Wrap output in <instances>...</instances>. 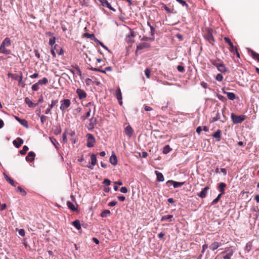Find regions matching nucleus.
<instances>
[{
  "mask_svg": "<svg viewBox=\"0 0 259 259\" xmlns=\"http://www.w3.org/2000/svg\"><path fill=\"white\" fill-rule=\"evenodd\" d=\"M124 131H125V134L130 137L132 136V135H133V132H134V131L133 130L132 127L130 125L127 126L125 128Z\"/></svg>",
  "mask_w": 259,
  "mask_h": 259,
  "instance_id": "aec40b11",
  "label": "nucleus"
},
{
  "mask_svg": "<svg viewBox=\"0 0 259 259\" xmlns=\"http://www.w3.org/2000/svg\"><path fill=\"white\" fill-rule=\"evenodd\" d=\"M171 150H172V149L170 147V146L169 145H165L163 147V153L164 154H166L168 153Z\"/></svg>",
  "mask_w": 259,
  "mask_h": 259,
  "instance_id": "c9c22d12",
  "label": "nucleus"
},
{
  "mask_svg": "<svg viewBox=\"0 0 259 259\" xmlns=\"http://www.w3.org/2000/svg\"><path fill=\"white\" fill-rule=\"evenodd\" d=\"M55 51L59 55H61L64 53L63 50L59 46V48H57V50H55Z\"/></svg>",
  "mask_w": 259,
  "mask_h": 259,
  "instance_id": "09e8293b",
  "label": "nucleus"
},
{
  "mask_svg": "<svg viewBox=\"0 0 259 259\" xmlns=\"http://www.w3.org/2000/svg\"><path fill=\"white\" fill-rule=\"evenodd\" d=\"M91 112V109L90 108H89V109L87 110V113L84 115L81 116L80 119L82 121H84L85 120H86L87 118H88L90 116Z\"/></svg>",
  "mask_w": 259,
  "mask_h": 259,
  "instance_id": "bb28decb",
  "label": "nucleus"
},
{
  "mask_svg": "<svg viewBox=\"0 0 259 259\" xmlns=\"http://www.w3.org/2000/svg\"><path fill=\"white\" fill-rule=\"evenodd\" d=\"M97 1L99 6L108 8L113 12L116 11L115 9L111 6V4L107 1V0H97Z\"/></svg>",
  "mask_w": 259,
  "mask_h": 259,
  "instance_id": "7ed1b4c3",
  "label": "nucleus"
},
{
  "mask_svg": "<svg viewBox=\"0 0 259 259\" xmlns=\"http://www.w3.org/2000/svg\"><path fill=\"white\" fill-rule=\"evenodd\" d=\"M62 139L63 143H65L67 142V134L66 133H64L62 135Z\"/></svg>",
  "mask_w": 259,
  "mask_h": 259,
  "instance_id": "e2e57ef3",
  "label": "nucleus"
},
{
  "mask_svg": "<svg viewBox=\"0 0 259 259\" xmlns=\"http://www.w3.org/2000/svg\"><path fill=\"white\" fill-rule=\"evenodd\" d=\"M76 93L77 94V95L78 96V98L80 100L85 99L87 97V93H85V92L84 90H83L82 89H77L76 90Z\"/></svg>",
  "mask_w": 259,
  "mask_h": 259,
  "instance_id": "9b49d317",
  "label": "nucleus"
},
{
  "mask_svg": "<svg viewBox=\"0 0 259 259\" xmlns=\"http://www.w3.org/2000/svg\"><path fill=\"white\" fill-rule=\"evenodd\" d=\"M13 143L16 148H18L23 143V140L20 138H18L16 140L13 141Z\"/></svg>",
  "mask_w": 259,
  "mask_h": 259,
  "instance_id": "a211bd4d",
  "label": "nucleus"
},
{
  "mask_svg": "<svg viewBox=\"0 0 259 259\" xmlns=\"http://www.w3.org/2000/svg\"><path fill=\"white\" fill-rule=\"evenodd\" d=\"M19 234L21 236H24L25 235V232L24 229H21L18 230Z\"/></svg>",
  "mask_w": 259,
  "mask_h": 259,
  "instance_id": "680f3d73",
  "label": "nucleus"
},
{
  "mask_svg": "<svg viewBox=\"0 0 259 259\" xmlns=\"http://www.w3.org/2000/svg\"><path fill=\"white\" fill-rule=\"evenodd\" d=\"M222 196V194H219L218 195V196L217 197V198L212 201V202L211 203V205H214V204H217L219 202V201L220 199V198H221Z\"/></svg>",
  "mask_w": 259,
  "mask_h": 259,
  "instance_id": "37998d69",
  "label": "nucleus"
},
{
  "mask_svg": "<svg viewBox=\"0 0 259 259\" xmlns=\"http://www.w3.org/2000/svg\"><path fill=\"white\" fill-rule=\"evenodd\" d=\"M25 102L26 103V104H27L28 105V106L29 107H36V106L38 105V103H37L36 104H34L31 100L30 99L28 98V97H26L25 99Z\"/></svg>",
  "mask_w": 259,
  "mask_h": 259,
  "instance_id": "4be33fe9",
  "label": "nucleus"
},
{
  "mask_svg": "<svg viewBox=\"0 0 259 259\" xmlns=\"http://www.w3.org/2000/svg\"><path fill=\"white\" fill-rule=\"evenodd\" d=\"M93 107L94 108V112L93 116L89 119V123L86 125L87 128L90 131H92L97 123V119L94 117L96 112V106L92 102H89L87 104V107Z\"/></svg>",
  "mask_w": 259,
  "mask_h": 259,
  "instance_id": "f257e3e1",
  "label": "nucleus"
},
{
  "mask_svg": "<svg viewBox=\"0 0 259 259\" xmlns=\"http://www.w3.org/2000/svg\"><path fill=\"white\" fill-rule=\"evenodd\" d=\"M177 69L180 72H184L185 70L184 67L181 65H178L177 67Z\"/></svg>",
  "mask_w": 259,
  "mask_h": 259,
  "instance_id": "13d9d810",
  "label": "nucleus"
},
{
  "mask_svg": "<svg viewBox=\"0 0 259 259\" xmlns=\"http://www.w3.org/2000/svg\"><path fill=\"white\" fill-rule=\"evenodd\" d=\"M226 95L229 100H234L236 98V96L233 93L228 92Z\"/></svg>",
  "mask_w": 259,
  "mask_h": 259,
  "instance_id": "e433bc0d",
  "label": "nucleus"
},
{
  "mask_svg": "<svg viewBox=\"0 0 259 259\" xmlns=\"http://www.w3.org/2000/svg\"><path fill=\"white\" fill-rule=\"evenodd\" d=\"M179 3L182 5L183 6H185L187 8H188L189 6L185 1L183 0H176Z\"/></svg>",
  "mask_w": 259,
  "mask_h": 259,
  "instance_id": "3c124183",
  "label": "nucleus"
},
{
  "mask_svg": "<svg viewBox=\"0 0 259 259\" xmlns=\"http://www.w3.org/2000/svg\"><path fill=\"white\" fill-rule=\"evenodd\" d=\"M117 202L116 201H112L110 202V203H109L108 206H114L117 204Z\"/></svg>",
  "mask_w": 259,
  "mask_h": 259,
  "instance_id": "774afa93",
  "label": "nucleus"
},
{
  "mask_svg": "<svg viewBox=\"0 0 259 259\" xmlns=\"http://www.w3.org/2000/svg\"><path fill=\"white\" fill-rule=\"evenodd\" d=\"M39 84L38 83V82L35 83L33 85H32V86L31 87L32 90L33 91H38V89H39Z\"/></svg>",
  "mask_w": 259,
  "mask_h": 259,
  "instance_id": "de8ad7c7",
  "label": "nucleus"
},
{
  "mask_svg": "<svg viewBox=\"0 0 259 259\" xmlns=\"http://www.w3.org/2000/svg\"><path fill=\"white\" fill-rule=\"evenodd\" d=\"M150 47V45L148 42L140 43L137 46L136 54H137L138 53L139 51L144 49L149 48Z\"/></svg>",
  "mask_w": 259,
  "mask_h": 259,
  "instance_id": "9d476101",
  "label": "nucleus"
},
{
  "mask_svg": "<svg viewBox=\"0 0 259 259\" xmlns=\"http://www.w3.org/2000/svg\"><path fill=\"white\" fill-rule=\"evenodd\" d=\"M111 214L110 211L109 210L106 209L102 212L101 213V216L103 218H106L108 215Z\"/></svg>",
  "mask_w": 259,
  "mask_h": 259,
  "instance_id": "58836bf2",
  "label": "nucleus"
},
{
  "mask_svg": "<svg viewBox=\"0 0 259 259\" xmlns=\"http://www.w3.org/2000/svg\"><path fill=\"white\" fill-rule=\"evenodd\" d=\"M58 101L57 100H53L52 101L51 105L49 106V107H50L51 108H53L58 103Z\"/></svg>",
  "mask_w": 259,
  "mask_h": 259,
  "instance_id": "bf43d9fd",
  "label": "nucleus"
},
{
  "mask_svg": "<svg viewBox=\"0 0 259 259\" xmlns=\"http://www.w3.org/2000/svg\"><path fill=\"white\" fill-rule=\"evenodd\" d=\"M5 178L6 180L12 186H15L14 181L13 179L10 178L8 176H7L5 173L4 174Z\"/></svg>",
  "mask_w": 259,
  "mask_h": 259,
  "instance_id": "2f4dec72",
  "label": "nucleus"
},
{
  "mask_svg": "<svg viewBox=\"0 0 259 259\" xmlns=\"http://www.w3.org/2000/svg\"><path fill=\"white\" fill-rule=\"evenodd\" d=\"M209 189V187H205L199 193L197 194V195L201 198H205L206 196V194Z\"/></svg>",
  "mask_w": 259,
  "mask_h": 259,
  "instance_id": "dca6fc26",
  "label": "nucleus"
},
{
  "mask_svg": "<svg viewBox=\"0 0 259 259\" xmlns=\"http://www.w3.org/2000/svg\"><path fill=\"white\" fill-rule=\"evenodd\" d=\"M89 69L91 70H92V71H97V72H102V73H105V70H101L99 68H94V67H93L92 66H91V67L89 68Z\"/></svg>",
  "mask_w": 259,
  "mask_h": 259,
  "instance_id": "49530a36",
  "label": "nucleus"
},
{
  "mask_svg": "<svg viewBox=\"0 0 259 259\" xmlns=\"http://www.w3.org/2000/svg\"><path fill=\"white\" fill-rule=\"evenodd\" d=\"M110 162L113 165H115L117 163V158L115 153H113L110 157Z\"/></svg>",
  "mask_w": 259,
  "mask_h": 259,
  "instance_id": "412c9836",
  "label": "nucleus"
},
{
  "mask_svg": "<svg viewBox=\"0 0 259 259\" xmlns=\"http://www.w3.org/2000/svg\"><path fill=\"white\" fill-rule=\"evenodd\" d=\"M91 164L92 165H96L97 163L96 156L94 154H92L91 155Z\"/></svg>",
  "mask_w": 259,
  "mask_h": 259,
  "instance_id": "f704fd0d",
  "label": "nucleus"
},
{
  "mask_svg": "<svg viewBox=\"0 0 259 259\" xmlns=\"http://www.w3.org/2000/svg\"><path fill=\"white\" fill-rule=\"evenodd\" d=\"M205 38L207 40L210 44L213 45L214 42V38L212 35V30L208 29L207 30L206 34H205Z\"/></svg>",
  "mask_w": 259,
  "mask_h": 259,
  "instance_id": "423d86ee",
  "label": "nucleus"
},
{
  "mask_svg": "<svg viewBox=\"0 0 259 259\" xmlns=\"http://www.w3.org/2000/svg\"><path fill=\"white\" fill-rule=\"evenodd\" d=\"M16 191L17 192H20L23 196H25L26 195V192L20 186L17 187Z\"/></svg>",
  "mask_w": 259,
  "mask_h": 259,
  "instance_id": "79ce46f5",
  "label": "nucleus"
},
{
  "mask_svg": "<svg viewBox=\"0 0 259 259\" xmlns=\"http://www.w3.org/2000/svg\"><path fill=\"white\" fill-rule=\"evenodd\" d=\"M220 63L219 65L217 66V69L221 73H226L228 71V69L226 67L225 64L222 60H219Z\"/></svg>",
  "mask_w": 259,
  "mask_h": 259,
  "instance_id": "1a4fd4ad",
  "label": "nucleus"
},
{
  "mask_svg": "<svg viewBox=\"0 0 259 259\" xmlns=\"http://www.w3.org/2000/svg\"><path fill=\"white\" fill-rule=\"evenodd\" d=\"M57 48H59V45H55L52 48V49L51 50V54L52 55L54 58H55L56 56V51H55V50H57Z\"/></svg>",
  "mask_w": 259,
  "mask_h": 259,
  "instance_id": "4c0bfd02",
  "label": "nucleus"
},
{
  "mask_svg": "<svg viewBox=\"0 0 259 259\" xmlns=\"http://www.w3.org/2000/svg\"><path fill=\"white\" fill-rule=\"evenodd\" d=\"M220 119V114L219 112L218 111L215 116L209 119V122L210 123H213L214 122L218 120H219Z\"/></svg>",
  "mask_w": 259,
  "mask_h": 259,
  "instance_id": "c85d7f7f",
  "label": "nucleus"
},
{
  "mask_svg": "<svg viewBox=\"0 0 259 259\" xmlns=\"http://www.w3.org/2000/svg\"><path fill=\"white\" fill-rule=\"evenodd\" d=\"M11 44V41L9 37L5 38L1 43V45L8 47L10 46Z\"/></svg>",
  "mask_w": 259,
  "mask_h": 259,
  "instance_id": "cd10ccee",
  "label": "nucleus"
},
{
  "mask_svg": "<svg viewBox=\"0 0 259 259\" xmlns=\"http://www.w3.org/2000/svg\"><path fill=\"white\" fill-rule=\"evenodd\" d=\"M147 24L150 28L151 35H153L155 33V28L151 25L149 22H148Z\"/></svg>",
  "mask_w": 259,
  "mask_h": 259,
  "instance_id": "6e6d98bb",
  "label": "nucleus"
},
{
  "mask_svg": "<svg viewBox=\"0 0 259 259\" xmlns=\"http://www.w3.org/2000/svg\"><path fill=\"white\" fill-rule=\"evenodd\" d=\"M99 42V44L105 49H106V50H107L108 52H110V50H109V49L105 46L104 45V44L101 41H98Z\"/></svg>",
  "mask_w": 259,
  "mask_h": 259,
  "instance_id": "69168bd1",
  "label": "nucleus"
},
{
  "mask_svg": "<svg viewBox=\"0 0 259 259\" xmlns=\"http://www.w3.org/2000/svg\"><path fill=\"white\" fill-rule=\"evenodd\" d=\"M231 118L234 124H238L242 122L246 119V115H237L233 113H231Z\"/></svg>",
  "mask_w": 259,
  "mask_h": 259,
  "instance_id": "f03ea898",
  "label": "nucleus"
},
{
  "mask_svg": "<svg viewBox=\"0 0 259 259\" xmlns=\"http://www.w3.org/2000/svg\"><path fill=\"white\" fill-rule=\"evenodd\" d=\"M66 204H67L68 207L71 210L75 211L77 210V208L75 206V205L70 201H67Z\"/></svg>",
  "mask_w": 259,
  "mask_h": 259,
  "instance_id": "473e14b6",
  "label": "nucleus"
},
{
  "mask_svg": "<svg viewBox=\"0 0 259 259\" xmlns=\"http://www.w3.org/2000/svg\"><path fill=\"white\" fill-rule=\"evenodd\" d=\"M47 119V117L45 115H42L40 116V120L42 124H44Z\"/></svg>",
  "mask_w": 259,
  "mask_h": 259,
  "instance_id": "052dcab7",
  "label": "nucleus"
},
{
  "mask_svg": "<svg viewBox=\"0 0 259 259\" xmlns=\"http://www.w3.org/2000/svg\"><path fill=\"white\" fill-rule=\"evenodd\" d=\"M50 140L51 141L53 144L55 146L56 148H57V145H59L58 142L56 141V140L54 138H50Z\"/></svg>",
  "mask_w": 259,
  "mask_h": 259,
  "instance_id": "603ef678",
  "label": "nucleus"
},
{
  "mask_svg": "<svg viewBox=\"0 0 259 259\" xmlns=\"http://www.w3.org/2000/svg\"><path fill=\"white\" fill-rule=\"evenodd\" d=\"M220 243L218 242H213L209 246V248L212 250H214L219 247Z\"/></svg>",
  "mask_w": 259,
  "mask_h": 259,
  "instance_id": "393cba45",
  "label": "nucleus"
},
{
  "mask_svg": "<svg viewBox=\"0 0 259 259\" xmlns=\"http://www.w3.org/2000/svg\"><path fill=\"white\" fill-rule=\"evenodd\" d=\"M173 218L172 215H164L163 216L161 219V221L163 222L164 221L168 220L169 219H170Z\"/></svg>",
  "mask_w": 259,
  "mask_h": 259,
  "instance_id": "a18cd8bd",
  "label": "nucleus"
},
{
  "mask_svg": "<svg viewBox=\"0 0 259 259\" xmlns=\"http://www.w3.org/2000/svg\"><path fill=\"white\" fill-rule=\"evenodd\" d=\"M110 183H111L110 181L107 179H105L103 181V184L107 185H109L110 184Z\"/></svg>",
  "mask_w": 259,
  "mask_h": 259,
  "instance_id": "338daca9",
  "label": "nucleus"
},
{
  "mask_svg": "<svg viewBox=\"0 0 259 259\" xmlns=\"http://www.w3.org/2000/svg\"><path fill=\"white\" fill-rule=\"evenodd\" d=\"M71 105V101L69 99H64L61 101V106L60 107L62 111H64L68 108Z\"/></svg>",
  "mask_w": 259,
  "mask_h": 259,
  "instance_id": "39448f33",
  "label": "nucleus"
},
{
  "mask_svg": "<svg viewBox=\"0 0 259 259\" xmlns=\"http://www.w3.org/2000/svg\"><path fill=\"white\" fill-rule=\"evenodd\" d=\"M15 118L21 124H22V125H23L26 127H28V123H27V121L25 119H21L17 116H15Z\"/></svg>",
  "mask_w": 259,
  "mask_h": 259,
  "instance_id": "5701e85b",
  "label": "nucleus"
},
{
  "mask_svg": "<svg viewBox=\"0 0 259 259\" xmlns=\"http://www.w3.org/2000/svg\"><path fill=\"white\" fill-rule=\"evenodd\" d=\"M115 96L116 97L117 99L118 100L120 105H122V94H121V90L119 88L116 91Z\"/></svg>",
  "mask_w": 259,
  "mask_h": 259,
  "instance_id": "4468645a",
  "label": "nucleus"
},
{
  "mask_svg": "<svg viewBox=\"0 0 259 259\" xmlns=\"http://www.w3.org/2000/svg\"><path fill=\"white\" fill-rule=\"evenodd\" d=\"M72 224L77 230H80L81 229V226L79 220H76L73 221L72 222Z\"/></svg>",
  "mask_w": 259,
  "mask_h": 259,
  "instance_id": "72a5a7b5",
  "label": "nucleus"
},
{
  "mask_svg": "<svg viewBox=\"0 0 259 259\" xmlns=\"http://www.w3.org/2000/svg\"><path fill=\"white\" fill-rule=\"evenodd\" d=\"M155 173L157 176V181L158 182H163L164 180V177L162 173L158 171H155Z\"/></svg>",
  "mask_w": 259,
  "mask_h": 259,
  "instance_id": "b1692460",
  "label": "nucleus"
},
{
  "mask_svg": "<svg viewBox=\"0 0 259 259\" xmlns=\"http://www.w3.org/2000/svg\"><path fill=\"white\" fill-rule=\"evenodd\" d=\"M87 146L88 147H93L94 146L95 139L93 135L91 134L87 135Z\"/></svg>",
  "mask_w": 259,
  "mask_h": 259,
  "instance_id": "0eeeda50",
  "label": "nucleus"
},
{
  "mask_svg": "<svg viewBox=\"0 0 259 259\" xmlns=\"http://www.w3.org/2000/svg\"><path fill=\"white\" fill-rule=\"evenodd\" d=\"M120 191L122 193H126L127 192V189L125 187H122L120 188Z\"/></svg>",
  "mask_w": 259,
  "mask_h": 259,
  "instance_id": "0e129e2a",
  "label": "nucleus"
},
{
  "mask_svg": "<svg viewBox=\"0 0 259 259\" xmlns=\"http://www.w3.org/2000/svg\"><path fill=\"white\" fill-rule=\"evenodd\" d=\"M219 60H221L219 59H218L217 60L210 59V62L211 63V64H212L213 65H214V66H215L217 68V66L219 65V63H220Z\"/></svg>",
  "mask_w": 259,
  "mask_h": 259,
  "instance_id": "ea45409f",
  "label": "nucleus"
},
{
  "mask_svg": "<svg viewBox=\"0 0 259 259\" xmlns=\"http://www.w3.org/2000/svg\"><path fill=\"white\" fill-rule=\"evenodd\" d=\"M38 82L39 84H46L48 82V79L46 77H44L42 79L39 80Z\"/></svg>",
  "mask_w": 259,
  "mask_h": 259,
  "instance_id": "a19ab883",
  "label": "nucleus"
},
{
  "mask_svg": "<svg viewBox=\"0 0 259 259\" xmlns=\"http://www.w3.org/2000/svg\"><path fill=\"white\" fill-rule=\"evenodd\" d=\"M185 182H176L173 180H168L166 182V184L168 185L169 184L172 185L174 188H178L182 186L184 184Z\"/></svg>",
  "mask_w": 259,
  "mask_h": 259,
  "instance_id": "f8f14e48",
  "label": "nucleus"
},
{
  "mask_svg": "<svg viewBox=\"0 0 259 259\" xmlns=\"http://www.w3.org/2000/svg\"><path fill=\"white\" fill-rule=\"evenodd\" d=\"M212 136L213 138L217 139V141H220L221 140V131L218 130L217 131L213 134Z\"/></svg>",
  "mask_w": 259,
  "mask_h": 259,
  "instance_id": "c756f323",
  "label": "nucleus"
},
{
  "mask_svg": "<svg viewBox=\"0 0 259 259\" xmlns=\"http://www.w3.org/2000/svg\"><path fill=\"white\" fill-rule=\"evenodd\" d=\"M225 41L227 43L229 46V50L231 53L234 52L235 48L236 47H234L233 43L231 42L230 39L229 37H225L224 38Z\"/></svg>",
  "mask_w": 259,
  "mask_h": 259,
  "instance_id": "ddd939ff",
  "label": "nucleus"
},
{
  "mask_svg": "<svg viewBox=\"0 0 259 259\" xmlns=\"http://www.w3.org/2000/svg\"><path fill=\"white\" fill-rule=\"evenodd\" d=\"M250 54L251 56V57L255 60H257L258 62H259V54L255 52L254 51L252 50H250L249 51Z\"/></svg>",
  "mask_w": 259,
  "mask_h": 259,
  "instance_id": "7c9ffc66",
  "label": "nucleus"
},
{
  "mask_svg": "<svg viewBox=\"0 0 259 259\" xmlns=\"http://www.w3.org/2000/svg\"><path fill=\"white\" fill-rule=\"evenodd\" d=\"M56 42V37L55 36L52 37L49 39V45L53 47V45H55Z\"/></svg>",
  "mask_w": 259,
  "mask_h": 259,
  "instance_id": "8fccbe9b",
  "label": "nucleus"
},
{
  "mask_svg": "<svg viewBox=\"0 0 259 259\" xmlns=\"http://www.w3.org/2000/svg\"><path fill=\"white\" fill-rule=\"evenodd\" d=\"M84 36L87 38H89L92 39H93V38L95 37L94 34H90L89 33H84Z\"/></svg>",
  "mask_w": 259,
  "mask_h": 259,
  "instance_id": "4d7b16f0",
  "label": "nucleus"
},
{
  "mask_svg": "<svg viewBox=\"0 0 259 259\" xmlns=\"http://www.w3.org/2000/svg\"><path fill=\"white\" fill-rule=\"evenodd\" d=\"M28 150V147L27 146H24L22 149L20 151V153L21 155H25L27 151Z\"/></svg>",
  "mask_w": 259,
  "mask_h": 259,
  "instance_id": "c03bdc74",
  "label": "nucleus"
},
{
  "mask_svg": "<svg viewBox=\"0 0 259 259\" xmlns=\"http://www.w3.org/2000/svg\"><path fill=\"white\" fill-rule=\"evenodd\" d=\"M35 154L33 152H29L26 157V160L28 161L32 162L34 160Z\"/></svg>",
  "mask_w": 259,
  "mask_h": 259,
  "instance_id": "6ab92c4d",
  "label": "nucleus"
},
{
  "mask_svg": "<svg viewBox=\"0 0 259 259\" xmlns=\"http://www.w3.org/2000/svg\"><path fill=\"white\" fill-rule=\"evenodd\" d=\"M135 36L134 31L131 29L130 34L126 36L125 39V41L128 44H133L134 42V38Z\"/></svg>",
  "mask_w": 259,
  "mask_h": 259,
  "instance_id": "6e6552de",
  "label": "nucleus"
},
{
  "mask_svg": "<svg viewBox=\"0 0 259 259\" xmlns=\"http://www.w3.org/2000/svg\"><path fill=\"white\" fill-rule=\"evenodd\" d=\"M7 47L1 45L0 46V53L5 55H10L11 53V51L7 49Z\"/></svg>",
  "mask_w": 259,
  "mask_h": 259,
  "instance_id": "f3484780",
  "label": "nucleus"
},
{
  "mask_svg": "<svg viewBox=\"0 0 259 259\" xmlns=\"http://www.w3.org/2000/svg\"><path fill=\"white\" fill-rule=\"evenodd\" d=\"M225 255L223 256L224 259H230L233 254V251L231 249H228L223 252Z\"/></svg>",
  "mask_w": 259,
  "mask_h": 259,
  "instance_id": "2eb2a0df",
  "label": "nucleus"
},
{
  "mask_svg": "<svg viewBox=\"0 0 259 259\" xmlns=\"http://www.w3.org/2000/svg\"><path fill=\"white\" fill-rule=\"evenodd\" d=\"M20 75L17 74H15L14 75H12V78L14 80H18V85L22 88H24L25 86V83L22 81V73L20 72Z\"/></svg>",
  "mask_w": 259,
  "mask_h": 259,
  "instance_id": "20e7f679",
  "label": "nucleus"
},
{
  "mask_svg": "<svg viewBox=\"0 0 259 259\" xmlns=\"http://www.w3.org/2000/svg\"><path fill=\"white\" fill-rule=\"evenodd\" d=\"M215 79L219 81H222L223 79V76L222 74L219 73L217 75Z\"/></svg>",
  "mask_w": 259,
  "mask_h": 259,
  "instance_id": "864d4df0",
  "label": "nucleus"
},
{
  "mask_svg": "<svg viewBox=\"0 0 259 259\" xmlns=\"http://www.w3.org/2000/svg\"><path fill=\"white\" fill-rule=\"evenodd\" d=\"M151 70L149 68H146L145 70V74L147 78H150Z\"/></svg>",
  "mask_w": 259,
  "mask_h": 259,
  "instance_id": "5fc2aeb1",
  "label": "nucleus"
},
{
  "mask_svg": "<svg viewBox=\"0 0 259 259\" xmlns=\"http://www.w3.org/2000/svg\"><path fill=\"white\" fill-rule=\"evenodd\" d=\"M226 187V184L224 183H221L218 186V189L221 192V194L223 195L225 194V188Z\"/></svg>",
  "mask_w": 259,
  "mask_h": 259,
  "instance_id": "a878e982",
  "label": "nucleus"
}]
</instances>
